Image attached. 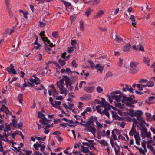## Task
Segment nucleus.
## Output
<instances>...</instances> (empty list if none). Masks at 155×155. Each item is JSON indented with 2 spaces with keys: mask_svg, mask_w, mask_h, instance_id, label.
<instances>
[{
  "mask_svg": "<svg viewBox=\"0 0 155 155\" xmlns=\"http://www.w3.org/2000/svg\"><path fill=\"white\" fill-rule=\"evenodd\" d=\"M139 64V62L135 61H132L130 63V73L134 74L139 71V68L137 66Z\"/></svg>",
  "mask_w": 155,
  "mask_h": 155,
  "instance_id": "nucleus-1",
  "label": "nucleus"
},
{
  "mask_svg": "<svg viewBox=\"0 0 155 155\" xmlns=\"http://www.w3.org/2000/svg\"><path fill=\"white\" fill-rule=\"evenodd\" d=\"M141 136L142 139L145 138L147 137V138H150L151 137V134L150 132H147L146 128H143L141 129Z\"/></svg>",
  "mask_w": 155,
  "mask_h": 155,
  "instance_id": "nucleus-2",
  "label": "nucleus"
},
{
  "mask_svg": "<svg viewBox=\"0 0 155 155\" xmlns=\"http://www.w3.org/2000/svg\"><path fill=\"white\" fill-rule=\"evenodd\" d=\"M126 110H129L130 113H127V114L130 116L131 117L134 116L137 117L139 116H141L143 114V112L140 110H137L136 112H135L134 110L133 109H129L127 108Z\"/></svg>",
  "mask_w": 155,
  "mask_h": 155,
  "instance_id": "nucleus-3",
  "label": "nucleus"
},
{
  "mask_svg": "<svg viewBox=\"0 0 155 155\" xmlns=\"http://www.w3.org/2000/svg\"><path fill=\"white\" fill-rule=\"evenodd\" d=\"M85 130H87L88 132H91L94 135L96 131V129L94 127L91 125H87L86 127Z\"/></svg>",
  "mask_w": 155,
  "mask_h": 155,
  "instance_id": "nucleus-4",
  "label": "nucleus"
},
{
  "mask_svg": "<svg viewBox=\"0 0 155 155\" xmlns=\"http://www.w3.org/2000/svg\"><path fill=\"white\" fill-rule=\"evenodd\" d=\"M5 2V4L6 5V9L8 11V13L9 15L10 16H13V14L10 8L9 5L10 4V1L9 0H4Z\"/></svg>",
  "mask_w": 155,
  "mask_h": 155,
  "instance_id": "nucleus-5",
  "label": "nucleus"
},
{
  "mask_svg": "<svg viewBox=\"0 0 155 155\" xmlns=\"http://www.w3.org/2000/svg\"><path fill=\"white\" fill-rule=\"evenodd\" d=\"M11 68H9V67L7 68L6 70L10 73H12L14 74H16L17 72L15 69H14V67L13 66L12 64H11L10 65Z\"/></svg>",
  "mask_w": 155,
  "mask_h": 155,
  "instance_id": "nucleus-6",
  "label": "nucleus"
},
{
  "mask_svg": "<svg viewBox=\"0 0 155 155\" xmlns=\"http://www.w3.org/2000/svg\"><path fill=\"white\" fill-rule=\"evenodd\" d=\"M44 31H42V33H43L42 35L41 34V33H40V35L41 36V38H42V39L43 41H44V43H46L47 42L48 44H49L50 43V41L48 39L47 37H46L45 36V35L44 34Z\"/></svg>",
  "mask_w": 155,
  "mask_h": 155,
  "instance_id": "nucleus-7",
  "label": "nucleus"
},
{
  "mask_svg": "<svg viewBox=\"0 0 155 155\" xmlns=\"http://www.w3.org/2000/svg\"><path fill=\"white\" fill-rule=\"evenodd\" d=\"M124 94H123L122 95L120 94L118 96L112 95V98L114 99L117 102H120L121 101V98Z\"/></svg>",
  "mask_w": 155,
  "mask_h": 155,
  "instance_id": "nucleus-8",
  "label": "nucleus"
},
{
  "mask_svg": "<svg viewBox=\"0 0 155 155\" xmlns=\"http://www.w3.org/2000/svg\"><path fill=\"white\" fill-rule=\"evenodd\" d=\"M84 90L87 93H92L94 90V87H84Z\"/></svg>",
  "mask_w": 155,
  "mask_h": 155,
  "instance_id": "nucleus-9",
  "label": "nucleus"
},
{
  "mask_svg": "<svg viewBox=\"0 0 155 155\" xmlns=\"http://www.w3.org/2000/svg\"><path fill=\"white\" fill-rule=\"evenodd\" d=\"M104 14V12L102 10H100L97 14L93 16L95 19L98 18L102 16V15Z\"/></svg>",
  "mask_w": 155,
  "mask_h": 155,
  "instance_id": "nucleus-10",
  "label": "nucleus"
},
{
  "mask_svg": "<svg viewBox=\"0 0 155 155\" xmlns=\"http://www.w3.org/2000/svg\"><path fill=\"white\" fill-rule=\"evenodd\" d=\"M63 77L64 78L67 87L68 88V84H69L71 83L70 78L67 76L65 75H63Z\"/></svg>",
  "mask_w": 155,
  "mask_h": 155,
  "instance_id": "nucleus-11",
  "label": "nucleus"
},
{
  "mask_svg": "<svg viewBox=\"0 0 155 155\" xmlns=\"http://www.w3.org/2000/svg\"><path fill=\"white\" fill-rule=\"evenodd\" d=\"M131 47V44L130 43H127V44H126L124 47L123 51H124L125 52H128L129 51Z\"/></svg>",
  "mask_w": 155,
  "mask_h": 155,
  "instance_id": "nucleus-12",
  "label": "nucleus"
},
{
  "mask_svg": "<svg viewBox=\"0 0 155 155\" xmlns=\"http://www.w3.org/2000/svg\"><path fill=\"white\" fill-rule=\"evenodd\" d=\"M18 133H20V135L22 137V138L23 139H24V136L22 133L20 131H18V132H17L16 131L14 133H13L12 134V137L15 140V135L16 134H19Z\"/></svg>",
  "mask_w": 155,
  "mask_h": 155,
  "instance_id": "nucleus-13",
  "label": "nucleus"
},
{
  "mask_svg": "<svg viewBox=\"0 0 155 155\" xmlns=\"http://www.w3.org/2000/svg\"><path fill=\"white\" fill-rule=\"evenodd\" d=\"M93 10L90 8L87 9L84 13V15L87 17H88L91 14L92 12H93Z\"/></svg>",
  "mask_w": 155,
  "mask_h": 155,
  "instance_id": "nucleus-14",
  "label": "nucleus"
},
{
  "mask_svg": "<svg viewBox=\"0 0 155 155\" xmlns=\"http://www.w3.org/2000/svg\"><path fill=\"white\" fill-rule=\"evenodd\" d=\"M47 119L45 117H44L41 118V119H40L39 120V122L40 123L42 124L45 125L46 124H48V123H46L47 122Z\"/></svg>",
  "mask_w": 155,
  "mask_h": 155,
  "instance_id": "nucleus-15",
  "label": "nucleus"
},
{
  "mask_svg": "<svg viewBox=\"0 0 155 155\" xmlns=\"http://www.w3.org/2000/svg\"><path fill=\"white\" fill-rule=\"evenodd\" d=\"M95 67L97 68V72H98V71H100V72L102 73L103 70L104 69V66H101L100 64H97L96 65Z\"/></svg>",
  "mask_w": 155,
  "mask_h": 155,
  "instance_id": "nucleus-16",
  "label": "nucleus"
},
{
  "mask_svg": "<svg viewBox=\"0 0 155 155\" xmlns=\"http://www.w3.org/2000/svg\"><path fill=\"white\" fill-rule=\"evenodd\" d=\"M84 23L82 20L80 21V23L79 28L82 31H83L84 30Z\"/></svg>",
  "mask_w": 155,
  "mask_h": 155,
  "instance_id": "nucleus-17",
  "label": "nucleus"
},
{
  "mask_svg": "<svg viewBox=\"0 0 155 155\" xmlns=\"http://www.w3.org/2000/svg\"><path fill=\"white\" fill-rule=\"evenodd\" d=\"M143 62L147 64L148 66H149L150 65V60L148 58H146L145 57H143Z\"/></svg>",
  "mask_w": 155,
  "mask_h": 155,
  "instance_id": "nucleus-18",
  "label": "nucleus"
},
{
  "mask_svg": "<svg viewBox=\"0 0 155 155\" xmlns=\"http://www.w3.org/2000/svg\"><path fill=\"white\" fill-rule=\"evenodd\" d=\"M97 0H93L91 1H89L87 2H86V3H88L90 2L91 4L92 5H96L98 3L100 2V1H98V2H97Z\"/></svg>",
  "mask_w": 155,
  "mask_h": 155,
  "instance_id": "nucleus-19",
  "label": "nucleus"
},
{
  "mask_svg": "<svg viewBox=\"0 0 155 155\" xmlns=\"http://www.w3.org/2000/svg\"><path fill=\"white\" fill-rule=\"evenodd\" d=\"M115 40L119 42H121L123 41V39L121 38L120 36L116 35V38Z\"/></svg>",
  "mask_w": 155,
  "mask_h": 155,
  "instance_id": "nucleus-20",
  "label": "nucleus"
},
{
  "mask_svg": "<svg viewBox=\"0 0 155 155\" xmlns=\"http://www.w3.org/2000/svg\"><path fill=\"white\" fill-rule=\"evenodd\" d=\"M124 104H125L127 106H129L132 108L134 107H135L134 105H132V104H134V103H131L127 102H126V103H124Z\"/></svg>",
  "mask_w": 155,
  "mask_h": 155,
  "instance_id": "nucleus-21",
  "label": "nucleus"
},
{
  "mask_svg": "<svg viewBox=\"0 0 155 155\" xmlns=\"http://www.w3.org/2000/svg\"><path fill=\"white\" fill-rule=\"evenodd\" d=\"M113 118H115V119L116 120H121L123 119V118L122 117H120L119 116H118L116 113V114H115L114 115V117Z\"/></svg>",
  "mask_w": 155,
  "mask_h": 155,
  "instance_id": "nucleus-22",
  "label": "nucleus"
},
{
  "mask_svg": "<svg viewBox=\"0 0 155 155\" xmlns=\"http://www.w3.org/2000/svg\"><path fill=\"white\" fill-rule=\"evenodd\" d=\"M65 61V60H63L61 59H59L58 60V62L61 66H64L66 64Z\"/></svg>",
  "mask_w": 155,
  "mask_h": 155,
  "instance_id": "nucleus-23",
  "label": "nucleus"
},
{
  "mask_svg": "<svg viewBox=\"0 0 155 155\" xmlns=\"http://www.w3.org/2000/svg\"><path fill=\"white\" fill-rule=\"evenodd\" d=\"M147 84L149 87H154V82L152 81H148L147 83Z\"/></svg>",
  "mask_w": 155,
  "mask_h": 155,
  "instance_id": "nucleus-24",
  "label": "nucleus"
},
{
  "mask_svg": "<svg viewBox=\"0 0 155 155\" xmlns=\"http://www.w3.org/2000/svg\"><path fill=\"white\" fill-rule=\"evenodd\" d=\"M22 95L21 94H19L18 96V100L19 102L22 104Z\"/></svg>",
  "mask_w": 155,
  "mask_h": 155,
  "instance_id": "nucleus-25",
  "label": "nucleus"
},
{
  "mask_svg": "<svg viewBox=\"0 0 155 155\" xmlns=\"http://www.w3.org/2000/svg\"><path fill=\"white\" fill-rule=\"evenodd\" d=\"M123 99L121 100L122 102L123 103H126V102H125V101H127H127H128V97H127L126 96L124 95V94L123 95Z\"/></svg>",
  "mask_w": 155,
  "mask_h": 155,
  "instance_id": "nucleus-26",
  "label": "nucleus"
},
{
  "mask_svg": "<svg viewBox=\"0 0 155 155\" xmlns=\"http://www.w3.org/2000/svg\"><path fill=\"white\" fill-rule=\"evenodd\" d=\"M12 125L15 128H17V121L16 120L13 119L12 120Z\"/></svg>",
  "mask_w": 155,
  "mask_h": 155,
  "instance_id": "nucleus-27",
  "label": "nucleus"
},
{
  "mask_svg": "<svg viewBox=\"0 0 155 155\" xmlns=\"http://www.w3.org/2000/svg\"><path fill=\"white\" fill-rule=\"evenodd\" d=\"M80 150L81 152L85 153H88L90 152L89 148L87 147H85L84 149H81Z\"/></svg>",
  "mask_w": 155,
  "mask_h": 155,
  "instance_id": "nucleus-28",
  "label": "nucleus"
},
{
  "mask_svg": "<svg viewBox=\"0 0 155 155\" xmlns=\"http://www.w3.org/2000/svg\"><path fill=\"white\" fill-rule=\"evenodd\" d=\"M38 147H40L41 148L40 149V150L41 151L43 152H44V148L45 147V146L44 144H38Z\"/></svg>",
  "mask_w": 155,
  "mask_h": 155,
  "instance_id": "nucleus-29",
  "label": "nucleus"
},
{
  "mask_svg": "<svg viewBox=\"0 0 155 155\" xmlns=\"http://www.w3.org/2000/svg\"><path fill=\"white\" fill-rule=\"evenodd\" d=\"M111 96L113 95V94H120L121 95L123 94V93L120 92L119 90L113 91V92H111Z\"/></svg>",
  "mask_w": 155,
  "mask_h": 155,
  "instance_id": "nucleus-30",
  "label": "nucleus"
},
{
  "mask_svg": "<svg viewBox=\"0 0 155 155\" xmlns=\"http://www.w3.org/2000/svg\"><path fill=\"white\" fill-rule=\"evenodd\" d=\"M139 47H138V51H141L143 52H145L144 47L141 44H139Z\"/></svg>",
  "mask_w": 155,
  "mask_h": 155,
  "instance_id": "nucleus-31",
  "label": "nucleus"
},
{
  "mask_svg": "<svg viewBox=\"0 0 155 155\" xmlns=\"http://www.w3.org/2000/svg\"><path fill=\"white\" fill-rule=\"evenodd\" d=\"M101 107H104V110L107 111L108 110H110L111 108L110 107V105H108L107 106H105L104 105H101Z\"/></svg>",
  "mask_w": 155,
  "mask_h": 155,
  "instance_id": "nucleus-32",
  "label": "nucleus"
},
{
  "mask_svg": "<svg viewBox=\"0 0 155 155\" xmlns=\"http://www.w3.org/2000/svg\"><path fill=\"white\" fill-rule=\"evenodd\" d=\"M85 100L88 101L91 99V94H87L86 95H84Z\"/></svg>",
  "mask_w": 155,
  "mask_h": 155,
  "instance_id": "nucleus-33",
  "label": "nucleus"
},
{
  "mask_svg": "<svg viewBox=\"0 0 155 155\" xmlns=\"http://www.w3.org/2000/svg\"><path fill=\"white\" fill-rule=\"evenodd\" d=\"M112 137L114 140H117L118 141H119L117 139V136H116L115 133L114 132V130H113L111 132Z\"/></svg>",
  "mask_w": 155,
  "mask_h": 155,
  "instance_id": "nucleus-34",
  "label": "nucleus"
},
{
  "mask_svg": "<svg viewBox=\"0 0 155 155\" xmlns=\"http://www.w3.org/2000/svg\"><path fill=\"white\" fill-rule=\"evenodd\" d=\"M137 119L138 120H139L140 122H143V123H145V121L143 120L141 116V115L137 116Z\"/></svg>",
  "mask_w": 155,
  "mask_h": 155,
  "instance_id": "nucleus-35",
  "label": "nucleus"
},
{
  "mask_svg": "<svg viewBox=\"0 0 155 155\" xmlns=\"http://www.w3.org/2000/svg\"><path fill=\"white\" fill-rule=\"evenodd\" d=\"M6 32L7 34L10 35L11 33L14 32V30L13 29H7L6 30Z\"/></svg>",
  "mask_w": 155,
  "mask_h": 155,
  "instance_id": "nucleus-36",
  "label": "nucleus"
},
{
  "mask_svg": "<svg viewBox=\"0 0 155 155\" xmlns=\"http://www.w3.org/2000/svg\"><path fill=\"white\" fill-rule=\"evenodd\" d=\"M113 74L111 72H108L106 74V76L104 78L107 79L109 77H111L112 76Z\"/></svg>",
  "mask_w": 155,
  "mask_h": 155,
  "instance_id": "nucleus-37",
  "label": "nucleus"
},
{
  "mask_svg": "<svg viewBox=\"0 0 155 155\" xmlns=\"http://www.w3.org/2000/svg\"><path fill=\"white\" fill-rule=\"evenodd\" d=\"M17 127L18 128H19L22 130V128L23 126V123L22 122H20L18 124H17Z\"/></svg>",
  "mask_w": 155,
  "mask_h": 155,
  "instance_id": "nucleus-38",
  "label": "nucleus"
},
{
  "mask_svg": "<svg viewBox=\"0 0 155 155\" xmlns=\"http://www.w3.org/2000/svg\"><path fill=\"white\" fill-rule=\"evenodd\" d=\"M49 87H51L53 90H51V91H54V92L56 94H58L57 92L56 91V89L55 88L54 86L53 85H51Z\"/></svg>",
  "mask_w": 155,
  "mask_h": 155,
  "instance_id": "nucleus-39",
  "label": "nucleus"
},
{
  "mask_svg": "<svg viewBox=\"0 0 155 155\" xmlns=\"http://www.w3.org/2000/svg\"><path fill=\"white\" fill-rule=\"evenodd\" d=\"M74 49L72 47H68L67 48V52L69 53H71L74 51Z\"/></svg>",
  "mask_w": 155,
  "mask_h": 155,
  "instance_id": "nucleus-40",
  "label": "nucleus"
},
{
  "mask_svg": "<svg viewBox=\"0 0 155 155\" xmlns=\"http://www.w3.org/2000/svg\"><path fill=\"white\" fill-rule=\"evenodd\" d=\"M115 106H117L119 107V108L121 109H123L124 107L122 106L121 104L120 103H118L117 102L116 103L115 102H114Z\"/></svg>",
  "mask_w": 155,
  "mask_h": 155,
  "instance_id": "nucleus-41",
  "label": "nucleus"
},
{
  "mask_svg": "<svg viewBox=\"0 0 155 155\" xmlns=\"http://www.w3.org/2000/svg\"><path fill=\"white\" fill-rule=\"evenodd\" d=\"M30 81L31 83H35V84L38 85L40 84V82L36 81L34 79H31L29 80Z\"/></svg>",
  "mask_w": 155,
  "mask_h": 155,
  "instance_id": "nucleus-42",
  "label": "nucleus"
},
{
  "mask_svg": "<svg viewBox=\"0 0 155 155\" xmlns=\"http://www.w3.org/2000/svg\"><path fill=\"white\" fill-rule=\"evenodd\" d=\"M135 98V97L133 95L130 96L128 97V101L130 102H132V101L134 100L133 99H134Z\"/></svg>",
  "mask_w": 155,
  "mask_h": 155,
  "instance_id": "nucleus-43",
  "label": "nucleus"
},
{
  "mask_svg": "<svg viewBox=\"0 0 155 155\" xmlns=\"http://www.w3.org/2000/svg\"><path fill=\"white\" fill-rule=\"evenodd\" d=\"M45 115L43 114L41 112H38V117L39 118H42V117H45Z\"/></svg>",
  "mask_w": 155,
  "mask_h": 155,
  "instance_id": "nucleus-44",
  "label": "nucleus"
},
{
  "mask_svg": "<svg viewBox=\"0 0 155 155\" xmlns=\"http://www.w3.org/2000/svg\"><path fill=\"white\" fill-rule=\"evenodd\" d=\"M71 64L72 66L75 68L78 67V64L76 63V61L74 59L73 60L71 63Z\"/></svg>",
  "mask_w": 155,
  "mask_h": 155,
  "instance_id": "nucleus-45",
  "label": "nucleus"
},
{
  "mask_svg": "<svg viewBox=\"0 0 155 155\" xmlns=\"http://www.w3.org/2000/svg\"><path fill=\"white\" fill-rule=\"evenodd\" d=\"M119 61L117 63V65L121 67L122 65L123 60L120 58H119Z\"/></svg>",
  "mask_w": 155,
  "mask_h": 155,
  "instance_id": "nucleus-46",
  "label": "nucleus"
},
{
  "mask_svg": "<svg viewBox=\"0 0 155 155\" xmlns=\"http://www.w3.org/2000/svg\"><path fill=\"white\" fill-rule=\"evenodd\" d=\"M2 140H0V151L1 152H3V147Z\"/></svg>",
  "mask_w": 155,
  "mask_h": 155,
  "instance_id": "nucleus-47",
  "label": "nucleus"
},
{
  "mask_svg": "<svg viewBox=\"0 0 155 155\" xmlns=\"http://www.w3.org/2000/svg\"><path fill=\"white\" fill-rule=\"evenodd\" d=\"M88 62L90 64L91 66L94 69L96 68L94 64L91 61L89 60L88 61Z\"/></svg>",
  "mask_w": 155,
  "mask_h": 155,
  "instance_id": "nucleus-48",
  "label": "nucleus"
},
{
  "mask_svg": "<svg viewBox=\"0 0 155 155\" xmlns=\"http://www.w3.org/2000/svg\"><path fill=\"white\" fill-rule=\"evenodd\" d=\"M60 90L61 91V94H63L65 95H66L67 94V90L66 89H65L64 88V89H62V90Z\"/></svg>",
  "mask_w": 155,
  "mask_h": 155,
  "instance_id": "nucleus-49",
  "label": "nucleus"
},
{
  "mask_svg": "<svg viewBox=\"0 0 155 155\" xmlns=\"http://www.w3.org/2000/svg\"><path fill=\"white\" fill-rule=\"evenodd\" d=\"M97 90L98 93H101L103 91V89L101 87L98 86L97 88Z\"/></svg>",
  "mask_w": 155,
  "mask_h": 155,
  "instance_id": "nucleus-50",
  "label": "nucleus"
},
{
  "mask_svg": "<svg viewBox=\"0 0 155 155\" xmlns=\"http://www.w3.org/2000/svg\"><path fill=\"white\" fill-rule=\"evenodd\" d=\"M127 90L129 91L130 92L133 93L134 92L133 90H134V89L133 88L130 86H129V87L128 88H127Z\"/></svg>",
  "mask_w": 155,
  "mask_h": 155,
  "instance_id": "nucleus-51",
  "label": "nucleus"
},
{
  "mask_svg": "<svg viewBox=\"0 0 155 155\" xmlns=\"http://www.w3.org/2000/svg\"><path fill=\"white\" fill-rule=\"evenodd\" d=\"M102 114H105L109 118H110V114L109 112L108 111L103 110V113Z\"/></svg>",
  "mask_w": 155,
  "mask_h": 155,
  "instance_id": "nucleus-52",
  "label": "nucleus"
},
{
  "mask_svg": "<svg viewBox=\"0 0 155 155\" xmlns=\"http://www.w3.org/2000/svg\"><path fill=\"white\" fill-rule=\"evenodd\" d=\"M146 142L145 140H143V141L141 143V145L142 147H143L144 148V149H146Z\"/></svg>",
  "mask_w": 155,
  "mask_h": 155,
  "instance_id": "nucleus-53",
  "label": "nucleus"
},
{
  "mask_svg": "<svg viewBox=\"0 0 155 155\" xmlns=\"http://www.w3.org/2000/svg\"><path fill=\"white\" fill-rule=\"evenodd\" d=\"M40 87L42 88V89H43V90H44V94L46 96V92H47V90L46 89L45 87L43 86V85L42 84H41L40 85Z\"/></svg>",
  "mask_w": 155,
  "mask_h": 155,
  "instance_id": "nucleus-54",
  "label": "nucleus"
},
{
  "mask_svg": "<svg viewBox=\"0 0 155 155\" xmlns=\"http://www.w3.org/2000/svg\"><path fill=\"white\" fill-rule=\"evenodd\" d=\"M134 137L135 138V139H136V138L140 139L139 136V132H137L136 133V134L134 135Z\"/></svg>",
  "mask_w": 155,
  "mask_h": 155,
  "instance_id": "nucleus-55",
  "label": "nucleus"
},
{
  "mask_svg": "<svg viewBox=\"0 0 155 155\" xmlns=\"http://www.w3.org/2000/svg\"><path fill=\"white\" fill-rule=\"evenodd\" d=\"M98 28L99 30L102 32H104L106 31L107 30V29L105 27H99Z\"/></svg>",
  "mask_w": 155,
  "mask_h": 155,
  "instance_id": "nucleus-56",
  "label": "nucleus"
},
{
  "mask_svg": "<svg viewBox=\"0 0 155 155\" xmlns=\"http://www.w3.org/2000/svg\"><path fill=\"white\" fill-rule=\"evenodd\" d=\"M147 81V80L146 79H141L139 81V82L140 83H145Z\"/></svg>",
  "mask_w": 155,
  "mask_h": 155,
  "instance_id": "nucleus-57",
  "label": "nucleus"
},
{
  "mask_svg": "<svg viewBox=\"0 0 155 155\" xmlns=\"http://www.w3.org/2000/svg\"><path fill=\"white\" fill-rule=\"evenodd\" d=\"M97 141L100 143L102 145L104 144V142H105V140H96Z\"/></svg>",
  "mask_w": 155,
  "mask_h": 155,
  "instance_id": "nucleus-58",
  "label": "nucleus"
},
{
  "mask_svg": "<svg viewBox=\"0 0 155 155\" xmlns=\"http://www.w3.org/2000/svg\"><path fill=\"white\" fill-rule=\"evenodd\" d=\"M52 35L54 37L56 38L58 36V32L57 31L53 32L52 33Z\"/></svg>",
  "mask_w": 155,
  "mask_h": 155,
  "instance_id": "nucleus-59",
  "label": "nucleus"
},
{
  "mask_svg": "<svg viewBox=\"0 0 155 155\" xmlns=\"http://www.w3.org/2000/svg\"><path fill=\"white\" fill-rule=\"evenodd\" d=\"M137 87L139 88V90L140 91H142L143 90V87L142 86V85L140 84H137Z\"/></svg>",
  "mask_w": 155,
  "mask_h": 155,
  "instance_id": "nucleus-60",
  "label": "nucleus"
},
{
  "mask_svg": "<svg viewBox=\"0 0 155 155\" xmlns=\"http://www.w3.org/2000/svg\"><path fill=\"white\" fill-rule=\"evenodd\" d=\"M38 142H37V143L34 144L33 145V147L36 150H38L39 149L38 148Z\"/></svg>",
  "mask_w": 155,
  "mask_h": 155,
  "instance_id": "nucleus-61",
  "label": "nucleus"
},
{
  "mask_svg": "<svg viewBox=\"0 0 155 155\" xmlns=\"http://www.w3.org/2000/svg\"><path fill=\"white\" fill-rule=\"evenodd\" d=\"M139 150L141 154H142L143 155H145L146 154L145 151L142 148H140Z\"/></svg>",
  "mask_w": 155,
  "mask_h": 155,
  "instance_id": "nucleus-62",
  "label": "nucleus"
},
{
  "mask_svg": "<svg viewBox=\"0 0 155 155\" xmlns=\"http://www.w3.org/2000/svg\"><path fill=\"white\" fill-rule=\"evenodd\" d=\"M61 121L60 119H55L54 121V123L55 124L58 123H61Z\"/></svg>",
  "mask_w": 155,
  "mask_h": 155,
  "instance_id": "nucleus-63",
  "label": "nucleus"
},
{
  "mask_svg": "<svg viewBox=\"0 0 155 155\" xmlns=\"http://www.w3.org/2000/svg\"><path fill=\"white\" fill-rule=\"evenodd\" d=\"M32 77L35 78L34 80H35L36 81L40 82V80L36 76V74L34 75Z\"/></svg>",
  "mask_w": 155,
  "mask_h": 155,
  "instance_id": "nucleus-64",
  "label": "nucleus"
}]
</instances>
